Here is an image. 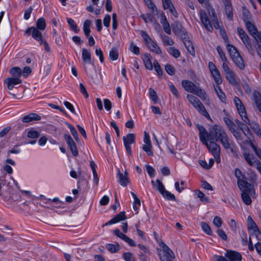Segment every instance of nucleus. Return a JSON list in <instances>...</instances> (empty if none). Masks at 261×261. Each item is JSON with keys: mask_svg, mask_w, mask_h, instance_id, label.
Returning a JSON list of instances; mask_svg holds the SVG:
<instances>
[{"mask_svg": "<svg viewBox=\"0 0 261 261\" xmlns=\"http://www.w3.org/2000/svg\"><path fill=\"white\" fill-rule=\"evenodd\" d=\"M209 140L219 141L224 148L230 149L232 153L236 152L234 142L229 139L225 130L220 125L215 124L213 126L212 130L210 131Z\"/></svg>", "mask_w": 261, "mask_h": 261, "instance_id": "1", "label": "nucleus"}, {"mask_svg": "<svg viewBox=\"0 0 261 261\" xmlns=\"http://www.w3.org/2000/svg\"><path fill=\"white\" fill-rule=\"evenodd\" d=\"M242 186L239 183V188L241 191V197L243 201L246 205H250L252 203L251 197L255 195V189L253 183L246 184Z\"/></svg>", "mask_w": 261, "mask_h": 261, "instance_id": "2", "label": "nucleus"}, {"mask_svg": "<svg viewBox=\"0 0 261 261\" xmlns=\"http://www.w3.org/2000/svg\"><path fill=\"white\" fill-rule=\"evenodd\" d=\"M202 143L206 146L209 152L213 155L216 163L218 164L220 163L221 161V148L220 145L216 142H214V140H209L208 139L204 140Z\"/></svg>", "mask_w": 261, "mask_h": 261, "instance_id": "3", "label": "nucleus"}, {"mask_svg": "<svg viewBox=\"0 0 261 261\" xmlns=\"http://www.w3.org/2000/svg\"><path fill=\"white\" fill-rule=\"evenodd\" d=\"M226 48L233 62L240 69H243L245 67L244 61L237 48L230 44H228Z\"/></svg>", "mask_w": 261, "mask_h": 261, "instance_id": "4", "label": "nucleus"}, {"mask_svg": "<svg viewBox=\"0 0 261 261\" xmlns=\"http://www.w3.org/2000/svg\"><path fill=\"white\" fill-rule=\"evenodd\" d=\"M187 98L193 106L203 116L211 119V117L206 111L203 105L197 98V97L190 94L187 95Z\"/></svg>", "mask_w": 261, "mask_h": 261, "instance_id": "5", "label": "nucleus"}, {"mask_svg": "<svg viewBox=\"0 0 261 261\" xmlns=\"http://www.w3.org/2000/svg\"><path fill=\"white\" fill-rule=\"evenodd\" d=\"M237 31L240 39L243 42L244 44L245 45L246 48L248 49L251 55H253L254 54V51L252 46L249 36L244 31V30L241 28H238Z\"/></svg>", "mask_w": 261, "mask_h": 261, "instance_id": "6", "label": "nucleus"}, {"mask_svg": "<svg viewBox=\"0 0 261 261\" xmlns=\"http://www.w3.org/2000/svg\"><path fill=\"white\" fill-rule=\"evenodd\" d=\"M160 246L163 249V255L160 257L161 261H173L175 257L172 250L163 242H162Z\"/></svg>", "mask_w": 261, "mask_h": 261, "instance_id": "7", "label": "nucleus"}, {"mask_svg": "<svg viewBox=\"0 0 261 261\" xmlns=\"http://www.w3.org/2000/svg\"><path fill=\"white\" fill-rule=\"evenodd\" d=\"M234 102L243 121L249 122V119L247 115L245 107L240 99L238 97H234Z\"/></svg>", "mask_w": 261, "mask_h": 261, "instance_id": "8", "label": "nucleus"}, {"mask_svg": "<svg viewBox=\"0 0 261 261\" xmlns=\"http://www.w3.org/2000/svg\"><path fill=\"white\" fill-rule=\"evenodd\" d=\"M25 34L28 35H31L32 37L36 41L39 42L40 45H42L43 43V38L42 33L40 30L35 27H30L27 29L25 32Z\"/></svg>", "mask_w": 261, "mask_h": 261, "instance_id": "9", "label": "nucleus"}, {"mask_svg": "<svg viewBox=\"0 0 261 261\" xmlns=\"http://www.w3.org/2000/svg\"><path fill=\"white\" fill-rule=\"evenodd\" d=\"M64 138L72 155L74 156H77L79 154V152L76 145L71 137L68 134H65Z\"/></svg>", "mask_w": 261, "mask_h": 261, "instance_id": "10", "label": "nucleus"}, {"mask_svg": "<svg viewBox=\"0 0 261 261\" xmlns=\"http://www.w3.org/2000/svg\"><path fill=\"white\" fill-rule=\"evenodd\" d=\"M245 24L248 31L250 34L254 38L256 41L258 40V38L260 39V37H261V32L257 31L256 27L252 22L250 21H246Z\"/></svg>", "mask_w": 261, "mask_h": 261, "instance_id": "11", "label": "nucleus"}, {"mask_svg": "<svg viewBox=\"0 0 261 261\" xmlns=\"http://www.w3.org/2000/svg\"><path fill=\"white\" fill-rule=\"evenodd\" d=\"M200 19L205 28L209 32H212L213 28L206 12L204 10L200 11Z\"/></svg>", "mask_w": 261, "mask_h": 261, "instance_id": "12", "label": "nucleus"}, {"mask_svg": "<svg viewBox=\"0 0 261 261\" xmlns=\"http://www.w3.org/2000/svg\"><path fill=\"white\" fill-rule=\"evenodd\" d=\"M22 81L19 78L7 77L4 80L9 90H12L16 85L21 84Z\"/></svg>", "mask_w": 261, "mask_h": 261, "instance_id": "13", "label": "nucleus"}, {"mask_svg": "<svg viewBox=\"0 0 261 261\" xmlns=\"http://www.w3.org/2000/svg\"><path fill=\"white\" fill-rule=\"evenodd\" d=\"M181 39L183 43L188 50V51L193 56H195V49L192 41L190 40L188 35L185 36H181Z\"/></svg>", "mask_w": 261, "mask_h": 261, "instance_id": "14", "label": "nucleus"}, {"mask_svg": "<svg viewBox=\"0 0 261 261\" xmlns=\"http://www.w3.org/2000/svg\"><path fill=\"white\" fill-rule=\"evenodd\" d=\"M225 7V13L228 20L233 19L232 7L230 0H222Z\"/></svg>", "mask_w": 261, "mask_h": 261, "instance_id": "15", "label": "nucleus"}, {"mask_svg": "<svg viewBox=\"0 0 261 261\" xmlns=\"http://www.w3.org/2000/svg\"><path fill=\"white\" fill-rule=\"evenodd\" d=\"M126 219L124 212H121L118 215H116L113 219L106 223L102 225V227L118 223L121 221Z\"/></svg>", "mask_w": 261, "mask_h": 261, "instance_id": "16", "label": "nucleus"}, {"mask_svg": "<svg viewBox=\"0 0 261 261\" xmlns=\"http://www.w3.org/2000/svg\"><path fill=\"white\" fill-rule=\"evenodd\" d=\"M225 256L228 258L230 261L242 260V255L238 252L228 250L226 251Z\"/></svg>", "mask_w": 261, "mask_h": 261, "instance_id": "17", "label": "nucleus"}, {"mask_svg": "<svg viewBox=\"0 0 261 261\" xmlns=\"http://www.w3.org/2000/svg\"><path fill=\"white\" fill-rule=\"evenodd\" d=\"M163 8L165 10L168 9L175 17H178V13L174 7L171 0H162Z\"/></svg>", "mask_w": 261, "mask_h": 261, "instance_id": "18", "label": "nucleus"}, {"mask_svg": "<svg viewBox=\"0 0 261 261\" xmlns=\"http://www.w3.org/2000/svg\"><path fill=\"white\" fill-rule=\"evenodd\" d=\"M181 85L184 89L187 92L193 93L197 86L191 81L182 80Z\"/></svg>", "mask_w": 261, "mask_h": 261, "instance_id": "19", "label": "nucleus"}, {"mask_svg": "<svg viewBox=\"0 0 261 261\" xmlns=\"http://www.w3.org/2000/svg\"><path fill=\"white\" fill-rule=\"evenodd\" d=\"M234 175L237 178V184L239 186V183L241 184L242 186H245L246 184H250L246 181V177L244 175L242 174V171L239 168L234 169Z\"/></svg>", "mask_w": 261, "mask_h": 261, "instance_id": "20", "label": "nucleus"}, {"mask_svg": "<svg viewBox=\"0 0 261 261\" xmlns=\"http://www.w3.org/2000/svg\"><path fill=\"white\" fill-rule=\"evenodd\" d=\"M197 128L199 131V138L201 142L207 139L209 140L210 132H208L202 125L198 124Z\"/></svg>", "mask_w": 261, "mask_h": 261, "instance_id": "21", "label": "nucleus"}, {"mask_svg": "<svg viewBox=\"0 0 261 261\" xmlns=\"http://www.w3.org/2000/svg\"><path fill=\"white\" fill-rule=\"evenodd\" d=\"M117 177L118 178V181L120 185L123 187H126L127 185V183L129 182L128 173L127 171H125L124 172V175H123L119 170L117 173Z\"/></svg>", "mask_w": 261, "mask_h": 261, "instance_id": "22", "label": "nucleus"}, {"mask_svg": "<svg viewBox=\"0 0 261 261\" xmlns=\"http://www.w3.org/2000/svg\"><path fill=\"white\" fill-rule=\"evenodd\" d=\"M173 31L177 35H180V36H185L187 35V32L185 29L182 27L181 23L177 22H176L174 25L172 27Z\"/></svg>", "mask_w": 261, "mask_h": 261, "instance_id": "23", "label": "nucleus"}, {"mask_svg": "<svg viewBox=\"0 0 261 261\" xmlns=\"http://www.w3.org/2000/svg\"><path fill=\"white\" fill-rule=\"evenodd\" d=\"M252 100L258 111L261 113V94L257 91H254L253 93Z\"/></svg>", "mask_w": 261, "mask_h": 261, "instance_id": "24", "label": "nucleus"}, {"mask_svg": "<svg viewBox=\"0 0 261 261\" xmlns=\"http://www.w3.org/2000/svg\"><path fill=\"white\" fill-rule=\"evenodd\" d=\"M82 59L84 64L87 63L94 65L91 59V53L86 48H83L82 49Z\"/></svg>", "mask_w": 261, "mask_h": 261, "instance_id": "25", "label": "nucleus"}, {"mask_svg": "<svg viewBox=\"0 0 261 261\" xmlns=\"http://www.w3.org/2000/svg\"><path fill=\"white\" fill-rule=\"evenodd\" d=\"M148 48L151 51L156 53V54H161L162 50L158 46L157 44L152 40L149 41L148 44H146Z\"/></svg>", "mask_w": 261, "mask_h": 261, "instance_id": "26", "label": "nucleus"}, {"mask_svg": "<svg viewBox=\"0 0 261 261\" xmlns=\"http://www.w3.org/2000/svg\"><path fill=\"white\" fill-rule=\"evenodd\" d=\"M151 59V56L149 54L146 53L142 57V60L145 67L150 70H151L153 69Z\"/></svg>", "mask_w": 261, "mask_h": 261, "instance_id": "27", "label": "nucleus"}, {"mask_svg": "<svg viewBox=\"0 0 261 261\" xmlns=\"http://www.w3.org/2000/svg\"><path fill=\"white\" fill-rule=\"evenodd\" d=\"M41 117L35 113H30L29 115H25L22 118L23 122L28 123L34 120H40Z\"/></svg>", "mask_w": 261, "mask_h": 261, "instance_id": "28", "label": "nucleus"}, {"mask_svg": "<svg viewBox=\"0 0 261 261\" xmlns=\"http://www.w3.org/2000/svg\"><path fill=\"white\" fill-rule=\"evenodd\" d=\"M9 72L12 76L11 77L14 78L20 79L22 74L21 69L18 67H14L11 68L9 70Z\"/></svg>", "mask_w": 261, "mask_h": 261, "instance_id": "29", "label": "nucleus"}, {"mask_svg": "<svg viewBox=\"0 0 261 261\" xmlns=\"http://www.w3.org/2000/svg\"><path fill=\"white\" fill-rule=\"evenodd\" d=\"M124 144L130 145L135 141V135L134 134H128L126 136L123 137Z\"/></svg>", "mask_w": 261, "mask_h": 261, "instance_id": "30", "label": "nucleus"}, {"mask_svg": "<svg viewBox=\"0 0 261 261\" xmlns=\"http://www.w3.org/2000/svg\"><path fill=\"white\" fill-rule=\"evenodd\" d=\"M151 184L153 186L156 188L157 190L161 194L166 190L164 185L159 179H156L155 182L153 180H152Z\"/></svg>", "mask_w": 261, "mask_h": 261, "instance_id": "31", "label": "nucleus"}, {"mask_svg": "<svg viewBox=\"0 0 261 261\" xmlns=\"http://www.w3.org/2000/svg\"><path fill=\"white\" fill-rule=\"evenodd\" d=\"M225 74L226 78L230 84L233 85H236V84H238L235 77V75L232 70L228 72H226Z\"/></svg>", "mask_w": 261, "mask_h": 261, "instance_id": "32", "label": "nucleus"}, {"mask_svg": "<svg viewBox=\"0 0 261 261\" xmlns=\"http://www.w3.org/2000/svg\"><path fill=\"white\" fill-rule=\"evenodd\" d=\"M243 156L246 162L250 166H253L254 163L257 162L255 161L254 162L253 161L255 158L252 154H250L248 152H244L243 153Z\"/></svg>", "mask_w": 261, "mask_h": 261, "instance_id": "33", "label": "nucleus"}, {"mask_svg": "<svg viewBox=\"0 0 261 261\" xmlns=\"http://www.w3.org/2000/svg\"><path fill=\"white\" fill-rule=\"evenodd\" d=\"M193 94H196L202 100H205L207 96L205 92L199 87H197L195 92H194Z\"/></svg>", "mask_w": 261, "mask_h": 261, "instance_id": "34", "label": "nucleus"}, {"mask_svg": "<svg viewBox=\"0 0 261 261\" xmlns=\"http://www.w3.org/2000/svg\"><path fill=\"white\" fill-rule=\"evenodd\" d=\"M211 73L212 75H213L215 82L218 85L221 84L222 83V79L220 73L219 71L218 70V69L215 70L213 72H211Z\"/></svg>", "mask_w": 261, "mask_h": 261, "instance_id": "35", "label": "nucleus"}, {"mask_svg": "<svg viewBox=\"0 0 261 261\" xmlns=\"http://www.w3.org/2000/svg\"><path fill=\"white\" fill-rule=\"evenodd\" d=\"M223 120L230 132L237 127L236 124L228 118L224 117Z\"/></svg>", "mask_w": 261, "mask_h": 261, "instance_id": "36", "label": "nucleus"}, {"mask_svg": "<svg viewBox=\"0 0 261 261\" xmlns=\"http://www.w3.org/2000/svg\"><path fill=\"white\" fill-rule=\"evenodd\" d=\"M46 28V22L44 18H39L36 22V28L40 31H43Z\"/></svg>", "mask_w": 261, "mask_h": 261, "instance_id": "37", "label": "nucleus"}, {"mask_svg": "<svg viewBox=\"0 0 261 261\" xmlns=\"http://www.w3.org/2000/svg\"><path fill=\"white\" fill-rule=\"evenodd\" d=\"M91 25V21L90 20H86L83 25V30L85 35L86 37H88L90 35L91 32L90 27Z\"/></svg>", "mask_w": 261, "mask_h": 261, "instance_id": "38", "label": "nucleus"}, {"mask_svg": "<svg viewBox=\"0 0 261 261\" xmlns=\"http://www.w3.org/2000/svg\"><path fill=\"white\" fill-rule=\"evenodd\" d=\"M162 23L163 25V29L165 31V32L167 34L170 35L171 33V31L170 28V25L165 16H164V18L163 19Z\"/></svg>", "mask_w": 261, "mask_h": 261, "instance_id": "39", "label": "nucleus"}, {"mask_svg": "<svg viewBox=\"0 0 261 261\" xmlns=\"http://www.w3.org/2000/svg\"><path fill=\"white\" fill-rule=\"evenodd\" d=\"M66 20L70 28L75 33H77L79 32L80 29L77 28V25L74 22V21L70 18H67Z\"/></svg>", "mask_w": 261, "mask_h": 261, "instance_id": "40", "label": "nucleus"}, {"mask_svg": "<svg viewBox=\"0 0 261 261\" xmlns=\"http://www.w3.org/2000/svg\"><path fill=\"white\" fill-rule=\"evenodd\" d=\"M109 57L113 61L117 60L119 57L118 49L115 47H113L110 51Z\"/></svg>", "mask_w": 261, "mask_h": 261, "instance_id": "41", "label": "nucleus"}, {"mask_svg": "<svg viewBox=\"0 0 261 261\" xmlns=\"http://www.w3.org/2000/svg\"><path fill=\"white\" fill-rule=\"evenodd\" d=\"M240 129L237 127L232 130L230 133L233 135V137L238 141L243 140L242 135Z\"/></svg>", "mask_w": 261, "mask_h": 261, "instance_id": "42", "label": "nucleus"}, {"mask_svg": "<svg viewBox=\"0 0 261 261\" xmlns=\"http://www.w3.org/2000/svg\"><path fill=\"white\" fill-rule=\"evenodd\" d=\"M197 197L200 198V200L201 202L207 203L209 202V200L207 197L205 196V194L200 191V190H198L195 192Z\"/></svg>", "mask_w": 261, "mask_h": 261, "instance_id": "43", "label": "nucleus"}, {"mask_svg": "<svg viewBox=\"0 0 261 261\" xmlns=\"http://www.w3.org/2000/svg\"><path fill=\"white\" fill-rule=\"evenodd\" d=\"M107 249L111 253H115L120 250V246L119 244H109L107 245Z\"/></svg>", "mask_w": 261, "mask_h": 261, "instance_id": "44", "label": "nucleus"}, {"mask_svg": "<svg viewBox=\"0 0 261 261\" xmlns=\"http://www.w3.org/2000/svg\"><path fill=\"white\" fill-rule=\"evenodd\" d=\"M66 125L68 126V128H69L70 132L74 137V138L75 139L76 141H79L80 139L78 137L77 132L75 129V128L70 123L66 122Z\"/></svg>", "mask_w": 261, "mask_h": 261, "instance_id": "45", "label": "nucleus"}, {"mask_svg": "<svg viewBox=\"0 0 261 261\" xmlns=\"http://www.w3.org/2000/svg\"><path fill=\"white\" fill-rule=\"evenodd\" d=\"M201 226L202 230L204 232H205L207 234L212 236L213 233L210 226L205 222H202L201 223Z\"/></svg>", "mask_w": 261, "mask_h": 261, "instance_id": "46", "label": "nucleus"}, {"mask_svg": "<svg viewBox=\"0 0 261 261\" xmlns=\"http://www.w3.org/2000/svg\"><path fill=\"white\" fill-rule=\"evenodd\" d=\"M243 20L245 23L246 21H249L251 19V14L249 12V11L245 8L243 9Z\"/></svg>", "mask_w": 261, "mask_h": 261, "instance_id": "47", "label": "nucleus"}, {"mask_svg": "<svg viewBox=\"0 0 261 261\" xmlns=\"http://www.w3.org/2000/svg\"><path fill=\"white\" fill-rule=\"evenodd\" d=\"M247 226L248 229H257V225L253 221V219L251 216H248L247 218Z\"/></svg>", "mask_w": 261, "mask_h": 261, "instance_id": "48", "label": "nucleus"}, {"mask_svg": "<svg viewBox=\"0 0 261 261\" xmlns=\"http://www.w3.org/2000/svg\"><path fill=\"white\" fill-rule=\"evenodd\" d=\"M149 95L153 103L154 104L157 103L159 100V97L156 92L151 88H149Z\"/></svg>", "mask_w": 261, "mask_h": 261, "instance_id": "49", "label": "nucleus"}, {"mask_svg": "<svg viewBox=\"0 0 261 261\" xmlns=\"http://www.w3.org/2000/svg\"><path fill=\"white\" fill-rule=\"evenodd\" d=\"M162 196L166 199L169 200L175 201L176 200L175 196L174 194H172L170 192L165 190L162 194Z\"/></svg>", "mask_w": 261, "mask_h": 261, "instance_id": "50", "label": "nucleus"}, {"mask_svg": "<svg viewBox=\"0 0 261 261\" xmlns=\"http://www.w3.org/2000/svg\"><path fill=\"white\" fill-rule=\"evenodd\" d=\"M244 122L246 124L249 125L251 128L254 131V132L255 133H256L260 129L259 124L254 121L250 122V121L249 120V122Z\"/></svg>", "mask_w": 261, "mask_h": 261, "instance_id": "51", "label": "nucleus"}, {"mask_svg": "<svg viewBox=\"0 0 261 261\" xmlns=\"http://www.w3.org/2000/svg\"><path fill=\"white\" fill-rule=\"evenodd\" d=\"M152 148V145L151 144L147 145V144H144L142 146L143 150L146 152V153L147 154V155L150 156H153V153L151 151Z\"/></svg>", "mask_w": 261, "mask_h": 261, "instance_id": "52", "label": "nucleus"}, {"mask_svg": "<svg viewBox=\"0 0 261 261\" xmlns=\"http://www.w3.org/2000/svg\"><path fill=\"white\" fill-rule=\"evenodd\" d=\"M154 67L155 71L156 72L158 75L159 76H162L163 75V70L161 67L160 65L157 61V60H154L153 62Z\"/></svg>", "mask_w": 261, "mask_h": 261, "instance_id": "53", "label": "nucleus"}, {"mask_svg": "<svg viewBox=\"0 0 261 261\" xmlns=\"http://www.w3.org/2000/svg\"><path fill=\"white\" fill-rule=\"evenodd\" d=\"M168 53L175 58H178L180 55L179 51L174 47H170L168 49Z\"/></svg>", "mask_w": 261, "mask_h": 261, "instance_id": "54", "label": "nucleus"}, {"mask_svg": "<svg viewBox=\"0 0 261 261\" xmlns=\"http://www.w3.org/2000/svg\"><path fill=\"white\" fill-rule=\"evenodd\" d=\"M123 257L125 261H135V258L132 253L125 252L123 254Z\"/></svg>", "mask_w": 261, "mask_h": 261, "instance_id": "55", "label": "nucleus"}, {"mask_svg": "<svg viewBox=\"0 0 261 261\" xmlns=\"http://www.w3.org/2000/svg\"><path fill=\"white\" fill-rule=\"evenodd\" d=\"M163 42L167 45H172L174 44L173 40L171 37L164 35L162 38Z\"/></svg>", "mask_w": 261, "mask_h": 261, "instance_id": "56", "label": "nucleus"}, {"mask_svg": "<svg viewBox=\"0 0 261 261\" xmlns=\"http://www.w3.org/2000/svg\"><path fill=\"white\" fill-rule=\"evenodd\" d=\"M241 130L243 133L244 135L246 136L247 138L250 139L251 137L252 136V133H251L247 125H245Z\"/></svg>", "mask_w": 261, "mask_h": 261, "instance_id": "57", "label": "nucleus"}, {"mask_svg": "<svg viewBox=\"0 0 261 261\" xmlns=\"http://www.w3.org/2000/svg\"><path fill=\"white\" fill-rule=\"evenodd\" d=\"M165 70L169 75H173L175 73V68L170 64H167L165 66Z\"/></svg>", "mask_w": 261, "mask_h": 261, "instance_id": "58", "label": "nucleus"}, {"mask_svg": "<svg viewBox=\"0 0 261 261\" xmlns=\"http://www.w3.org/2000/svg\"><path fill=\"white\" fill-rule=\"evenodd\" d=\"M64 105L72 113L74 114V115H78V114L75 111L73 106L71 103L67 101H65L64 102Z\"/></svg>", "mask_w": 261, "mask_h": 261, "instance_id": "59", "label": "nucleus"}, {"mask_svg": "<svg viewBox=\"0 0 261 261\" xmlns=\"http://www.w3.org/2000/svg\"><path fill=\"white\" fill-rule=\"evenodd\" d=\"M113 233L118 237H119L120 239L123 240V241L125 240V238H126L127 236L123 233L120 231V230L119 229H116L113 230Z\"/></svg>", "mask_w": 261, "mask_h": 261, "instance_id": "60", "label": "nucleus"}, {"mask_svg": "<svg viewBox=\"0 0 261 261\" xmlns=\"http://www.w3.org/2000/svg\"><path fill=\"white\" fill-rule=\"evenodd\" d=\"M27 136L30 138H36L39 137L40 133L37 131L32 129L28 132Z\"/></svg>", "mask_w": 261, "mask_h": 261, "instance_id": "61", "label": "nucleus"}, {"mask_svg": "<svg viewBox=\"0 0 261 261\" xmlns=\"http://www.w3.org/2000/svg\"><path fill=\"white\" fill-rule=\"evenodd\" d=\"M217 51L222 60V61L223 62H225V61H227V58L225 56V54L224 53V52L223 51L222 48H221V47L220 46H217Z\"/></svg>", "mask_w": 261, "mask_h": 261, "instance_id": "62", "label": "nucleus"}, {"mask_svg": "<svg viewBox=\"0 0 261 261\" xmlns=\"http://www.w3.org/2000/svg\"><path fill=\"white\" fill-rule=\"evenodd\" d=\"M213 224L217 227H220L221 226L222 224V221L220 217L216 216L213 220Z\"/></svg>", "mask_w": 261, "mask_h": 261, "instance_id": "63", "label": "nucleus"}, {"mask_svg": "<svg viewBox=\"0 0 261 261\" xmlns=\"http://www.w3.org/2000/svg\"><path fill=\"white\" fill-rule=\"evenodd\" d=\"M257 47H256V51L258 56L261 58V37L260 39L258 38V40L256 41Z\"/></svg>", "mask_w": 261, "mask_h": 261, "instance_id": "64", "label": "nucleus"}]
</instances>
